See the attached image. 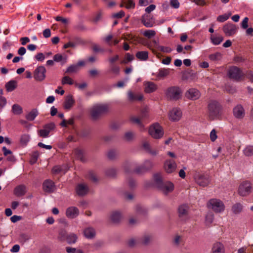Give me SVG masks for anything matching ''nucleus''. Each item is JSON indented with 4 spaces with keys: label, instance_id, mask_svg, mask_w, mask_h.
I'll return each mask as SVG.
<instances>
[{
    "label": "nucleus",
    "instance_id": "1",
    "mask_svg": "<svg viewBox=\"0 0 253 253\" xmlns=\"http://www.w3.org/2000/svg\"><path fill=\"white\" fill-rule=\"evenodd\" d=\"M222 114V106L216 101H211L208 105V116L211 120L219 119Z\"/></svg>",
    "mask_w": 253,
    "mask_h": 253
},
{
    "label": "nucleus",
    "instance_id": "2",
    "mask_svg": "<svg viewBox=\"0 0 253 253\" xmlns=\"http://www.w3.org/2000/svg\"><path fill=\"white\" fill-rule=\"evenodd\" d=\"M109 110L108 106L104 104H97L92 106L89 109L90 115L91 118L96 120L103 114L106 113Z\"/></svg>",
    "mask_w": 253,
    "mask_h": 253
},
{
    "label": "nucleus",
    "instance_id": "3",
    "mask_svg": "<svg viewBox=\"0 0 253 253\" xmlns=\"http://www.w3.org/2000/svg\"><path fill=\"white\" fill-rule=\"evenodd\" d=\"M155 181L157 186L164 194L167 195L173 190L174 185L172 182H163L160 178H156Z\"/></svg>",
    "mask_w": 253,
    "mask_h": 253
},
{
    "label": "nucleus",
    "instance_id": "4",
    "mask_svg": "<svg viewBox=\"0 0 253 253\" xmlns=\"http://www.w3.org/2000/svg\"><path fill=\"white\" fill-rule=\"evenodd\" d=\"M194 178L196 183L202 187L208 186L211 181L210 175L206 173H196L194 176Z\"/></svg>",
    "mask_w": 253,
    "mask_h": 253
},
{
    "label": "nucleus",
    "instance_id": "5",
    "mask_svg": "<svg viewBox=\"0 0 253 253\" xmlns=\"http://www.w3.org/2000/svg\"><path fill=\"white\" fill-rule=\"evenodd\" d=\"M182 92L178 86H170L166 91L167 97L170 100H177L182 96Z\"/></svg>",
    "mask_w": 253,
    "mask_h": 253
},
{
    "label": "nucleus",
    "instance_id": "6",
    "mask_svg": "<svg viewBox=\"0 0 253 253\" xmlns=\"http://www.w3.org/2000/svg\"><path fill=\"white\" fill-rule=\"evenodd\" d=\"M208 207L217 213L221 212L225 210V206L222 201L217 199H212L209 200Z\"/></svg>",
    "mask_w": 253,
    "mask_h": 253
},
{
    "label": "nucleus",
    "instance_id": "7",
    "mask_svg": "<svg viewBox=\"0 0 253 253\" xmlns=\"http://www.w3.org/2000/svg\"><path fill=\"white\" fill-rule=\"evenodd\" d=\"M149 134L155 139H160L164 135L162 126L158 123L151 125L149 129Z\"/></svg>",
    "mask_w": 253,
    "mask_h": 253
},
{
    "label": "nucleus",
    "instance_id": "8",
    "mask_svg": "<svg viewBox=\"0 0 253 253\" xmlns=\"http://www.w3.org/2000/svg\"><path fill=\"white\" fill-rule=\"evenodd\" d=\"M46 70L43 66L37 67L34 72V78L35 80L38 82H42L45 78V73Z\"/></svg>",
    "mask_w": 253,
    "mask_h": 253
},
{
    "label": "nucleus",
    "instance_id": "9",
    "mask_svg": "<svg viewBox=\"0 0 253 253\" xmlns=\"http://www.w3.org/2000/svg\"><path fill=\"white\" fill-rule=\"evenodd\" d=\"M148 117V114L146 111H143L142 112L140 118L138 117L132 116L130 117V121L133 123L136 124L138 125L139 129L141 131L145 130L144 126L141 122V120H143Z\"/></svg>",
    "mask_w": 253,
    "mask_h": 253
},
{
    "label": "nucleus",
    "instance_id": "10",
    "mask_svg": "<svg viewBox=\"0 0 253 253\" xmlns=\"http://www.w3.org/2000/svg\"><path fill=\"white\" fill-rule=\"evenodd\" d=\"M228 75L230 78L238 81L243 76V73L238 68L232 67L229 69Z\"/></svg>",
    "mask_w": 253,
    "mask_h": 253
},
{
    "label": "nucleus",
    "instance_id": "11",
    "mask_svg": "<svg viewBox=\"0 0 253 253\" xmlns=\"http://www.w3.org/2000/svg\"><path fill=\"white\" fill-rule=\"evenodd\" d=\"M153 166L154 165L152 161L146 160L142 166L137 168L135 169V172L138 174L146 172L150 170L153 168Z\"/></svg>",
    "mask_w": 253,
    "mask_h": 253
},
{
    "label": "nucleus",
    "instance_id": "12",
    "mask_svg": "<svg viewBox=\"0 0 253 253\" xmlns=\"http://www.w3.org/2000/svg\"><path fill=\"white\" fill-rule=\"evenodd\" d=\"M182 112L178 108H173L169 114V119L173 122L178 121L182 117Z\"/></svg>",
    "mask_w": 253,
    "mask_h": 253
},
{
    "label": "nucleus",
    "instance_id": "13",
    "mask_svg": "<svg viewBox=\"0 0 253 253\" xmlns=\"http://www.w3.org/2000/svg\"><path fill=\"white\" fill-rule=\"evenodd\" d=\"M177 165L174 161L167 160L164 163V168L165 171L168 173H171L176 170Z\"/></svg>",
    "mask_w": 253,
    "mask_h": 253
},
{
    "label": "nucleus",
    "instance_id": "14",
    "mask_svg": "<svg viewBox=\"0 0 253 253\" xmlns=\"http://www.w3.org/2000/svg\"><path fill=\"white\" fill-rule=\"evenodd\" d=\"M233 114L235 118L242 119L245 116V111L242 105L238 104L233 109Z\"/></svg>",
    "mask_w": 253,
    "mask_h": 253
},
{
    "label": "nucleus",
    "instance_id": "15",
    "mask_svg": "<svg viewBox=\"0 0 253 253\" xmlns=\"http://www.w3.org/2000/svg\"><path fill=\"white\" fill-rule=\"evenodd\" d=\"M201 96L199 91L194 88L188 89L185 93V96L189 99L195 100H197Z\"/></svg>",
    "mask_w": 253,
    "mask_h": 253
},
{
    "label": "nucleus",
    "instance_id": "16",
    "mask_svg": "<svg viewBox=\"0 0 253 253\" xmlns=\"http://www.w3.org/2000/svg\"><path fill=\"white\" fill-rule=\"evenodd\" d=\"M237 28L235 25L232 23H228L223 27V31L227 36H230L235 34L237 32Z\"/></svg>",
    "mask_w": 253,
    "mask_h": 253
},
{
    "label": "nucleus",
    "instance_id": "17",
    "mask_svg": "<svg viewBox=\"0 0 253 253\" xmlns=\"http://www.w3.org/2000/svg\"><path fill=\"white\" fill-rule=\"evenodd\" d=\"M251 190V184L249 182L242 183L239 188V193L240 195L245 196L248 195Z\"/></svg>",
    "mask_w": 253,
    "mask_h": 253
},
{
    "label": "nucleus",
    "instance_id": "18",
    "mask_svg": "<svg viewBox=\"0 0 253 253\" xmlns=\"http://www.w3.org/2000/svg\"><path fill=\"white\" fill-rule=\"evenodd\" d=\"M79 209L75 207H70L66 211V215L68 218H76L79 214Z\"/></svg>",
    "mask_w": 253,
    "mask_h": 253
},
{
    "label": "nucleus",
    "instance_id": "19",
    "mask_svg": "<svg viewBox=\"0 0 253 253\" xmlns=\"http://www.w3.org/2000/svg\"><path fill=\"white\" fill-rule=\"evenodd\" d=\"M43 189L46 192H52L55 190V184L52 180L47 179L43 183Z\"/></svg>",
    "mask_w": 253,
    "mask_h": 253
},
{
    "label": "nucleus",
    "instance_id": "20",
    "mask_svg": "<svg viewBox=\"0 0 253 253\" xmlns=\"http://www.w3.org/2000/svg\"><path fill=\"white\" fill-rule=\"evenodd\" d=\"M68 56L65 54H56L53 56V60L55 62L59 63L61 65H64L68 61Z\"/></svg>",
    "mask_w": 253,
    "mask_h": 253
},
{
    "label": "nucleus",
    "instance_id": "21",
    "mask_svg": "<svg viewBox=\"0 0 253 253\" xmlns=\"http://www.w3.org/2000/svg\"><path fill=\"white\" fill-rule=\"evenodd\" d=\"M75 101L72 95H67L63 104V107L65 110H70L75 104Z\"/></svg>",
    "mask_w": 253,
    "mask_h": 253
},
{
    "label": "nucleus",
    "instance_id": "22",
    "mask_svg": "<svg viewBox=\"0 0 253 253\" xmlns=\"http://www.w3.org/2000/svg\"><path fill=\"white\" fill-rule=\"evenodd\" d=\"M188 207L186 205H182L179 207L178 209L179 216L181 219L184 220L188 217Z\"/></svg>",
    "mask_w": 253,
    "mask_h": 253
},
{
    "label": "nucleus",
    "instance_id": "23",
    "mask_svg": "<svg viewBox=\"0 0 253 253\" xmlns=\"http://www.w3.org/2000/svg\"><path fill=\"white\" fill-rule=\"evenodd\" d=\"M69 169V167L67 165L56 166L53 168L52 172L56 174H65L68 170Z\"/></svg>",
    "mask_w": 253,
    "mask_h": 253
},
{
    "label": "nucleus",
    "instance_id": "24",
    "mask_svg": "<svg viewBox=\"0 0 253 253\" xmlns=\"http://www.w3.org/2000/svg\"><path fill=\"white\" fill-rule=\"evenodd\" d=\"M144 85L145 86V91L148 93L155 91L157 88V85L155 83L151 82H145Z\"/></svg>",
    "mask_w": 253,
    "mask_h": 253
},
{
    "label": "nucleus",
    "instance_id": "25",
    "mask_svg": "<svg viewBox=\"0 0 253 253\" xmlns=\"http://www.w3.org/2000/svg\"><path fill=\"white\" fill-rule=\"evenodd\" d=\"M26 193V187L24 185L16 186L14 190V193L17 197H21Z\"/></svg>",
    "mask_w": 253,
    "mask_h": 253
},
{
    "label": "nucleus",
    "instance_id": "26",
    "mask_svg": "<svg viewBox=\"0 0 253 253\" xmlns=\"http://www.w3.org/2000/svg\"><path fill=\"white\" fill-rule=\"evenodd\" d=\"M88 191L87 186L84 184H80L76 187L77 193L80 196H84L86 194Z\"/></svg>",
    "mask_w": 253,
    "mask_h": 253
},
{
    "label": "nucleus",
    "instance_id": "27",
    "mask_svg": "<svg viewBox=\"0 0 253 253\" xmlns=\"http://www.w3.org/2000/svg\"><path fill=\"white\" fill-rule=\"evenodd\" d=\"M127 97L130 101H140L143 99V95L142 94H134L131 90H129L127 92Z\"/></svg>",
    "mask_w": 253,
    "mask_h": 253
},
{
    "label": "nucleus",
    "instance_id": "28",
    "mask_svg": "<svg viewBox=\"0 0 253 253\" xmlns=\"http://www.w3.org/2000/svg\"><path fill=\"white\" fill-rule=\"evenodd\" d=\"M135 56L140 61H146L149 57V52L147 51H138L136 52Z\"/></svg>",
    "mask_w": 253,
    "mask_h": 253
},
{
    "label": "nucleus",
    "instance_id": "29",
    "mask_svg": "<svg viewBox=\"0 0 253 253\" xmlns=\"http://www.w3.org/2000/svg\"><path fill=\"white\" fill-rule=\"evenodd\" d=\"M84 234L85 238L92 239L95 236V231L93 228L88 227L84 230Z\"/></svg>",
    "mask_w": 253,
    "mask_h": 253
},
{
    "label": "nucleus",
    "instance_id": "30",
    "mask_svg": "<svg viewBox=\"0 0 253 253\" xmlns=\"http://www.w3.org/2000/svg\"><path fill=\"white\" fill-rule=\"evenodd\" d=\"M169 74V69H160L156 73V77L158 80L163 79L168 76Z\"/></svg>",
    "mask_w": 253,
    "mask_h": 253
},
{
    "label": "nucleus",
    "instance_id": "31",
    "mask_svg": "<svg viewBox=\"0 0 253 253\" xmlns=\"http://www.w3.org/2000/svg\"><path fill=\"white\" fill-rule=\"evenodd\" d=\"M213 253H224V250L223 245L220 243H216L214 244L212 247Z\"/></svg>",
    "mask_w": 253,
    "mask_h": 253
},
{
    "label": "nucleus",
    "instance_id": "32",
    "mask_svg": "<svg viewBox=\"0 0 253 253\" xmlns=\"http://www.w3.org/2000/svg\"><path fill=\"white\" fill-rule=\"evenodd\" d=\"M211 42L214 45L219 44L223 40V38L221 36H216L214 35H211L210 37Z\"/></svg>",
    "mask_w": 253,
    "mask_h": 253
},
{
    "label": "nucleus",
    "instance_id": "33",
    "mask_svg": "<svg viewBox=\"0 0 253 253\" xmlns=\"http://www.w3.org/2000/svg\"><path fill=\"white\" fill-rule=\"evenodd\" d=\"M17 86V82L14 80H11L5 84V88L8 92H11L14 90Z\"/></svg>",
    "mask_w": 253,
    "mask_h": 253
},
{
    "label": "nucleus",
    "instance_id": "34",
    "mask_svg": "<svg viewBox=\"0 0 253 253\" xmlns=\"http://www.w3.org/2000/svg\"><path fill=\"white\" fill-rule=\"evenodd\" d=\"M78 239L77 235L75 233H70L66 236V241L69 244H75Z\"/></svg>",
    "mask_w": 253,
    "mask_h": 253
},
{
    "label": "nucleus",
    "instance_id": "35",
    "mask_svg": "<svg viewBox=\"0 0 253 253\" xmlns=\"http://www.w3.org/2000/svg\"><path fill=\"white\" fill-rule=\"evenodd\" d=\"M38 111L37 109H34L32 110L26 116V118L28 121H33L36 117L38 115Z\"/></svg>",
    "mask_w": 253,
    "mask_h": 253
},
{
    "label": "nucleus",
    "instance_id": "36",
    "mask_svg": "<svg viewBox=\"0 0 253 253\" xmlns=\"http://www.w3.org/2000/svg\"><path fill=\"white\" fill-rule=\"evenodd\" d=\"M111 219L114 223L118 222L122 218V215L119 211L113 212L111 215Z\"/></svg>",
    "mask_w": 253,
    "mask_h": 253
},
{
    "label": "nucleus",
    "instance_id": "37",
    "mask_svg": "<svg viewBox=\"0 0 253 253\" xmlns=\"http://www.w3.org/2000/svg\"><path fill=\"white\" fill-rule=\"evenodd\" d=\"M141 33L148 39H151L156 35V32L153 30H145L141 31Z\"/></svg>",
    "mask_w": 253,
    "mask_h": 253
},
{
    "label": "nucleus",
    "instance_id": "38",
    "mask_svg": "<svg viewBox=\"0 0 253 253\" xmlns=\"http://www.w3.org/2000/svg\"><path fill=\"white\" fill-rule=\"evenodd\" d=\"M30 136L29 134H24L20 137V143L22 146H25L30 141Z\"/></svg>",
    "mask_w": 253,
    "mask_h": 253
},
{
    "label": "nucleus",
    "instance_id": "39",
    "mask_svg": "<svg viewBox=\"0 0 253 253\" xmlns=\"http://www.w3.org/2000/svg\"><path fill=\"white\" fill-rule=\"evenodd\" d=\"M243 210V206L240 203H236L234 204L232 208V211L235 214L240 213Z\"/></svg>",
    "mask_w": 253,
    "mask_h": 253
},
{
    "label": "nucleus",
    "instance_id": "40",
    "mask_svg": "<svg viewBox=\"0 0 253 253\" xmlns=\"http://www.w3.org/2000/svg\"><path fill=\"white\" fill-rule=\"evenodd\" d=\"M209 59L212 61H217L220 60L222 58V55L219 52H215L211 54L209 56Z\"/></svg>",
    "mask_w": 253,
    "mask_h": 253
},
{
    "label": "nucleus",
    "instance_id": "41",
    "mask_svg": "<svg viewBox=\"0 0 253 253\" xmlns=\"http://www.w3.org/2000/svg\"><path fill=\"white\" fill-rule=\"evenodd\" d=\"M79 70L78 65L76 64H72L68 67L66 69L65 73H76Z\"/></svg>",
    "mask_w": 253,
    "mask_h": 253
},
{
    "label": "nucleus",
    "instance_id": "42",
    "mask_svg": "<svg viewBox=\"0 0 253 253\" xmlns=\"http://www.w3.org/2000/svg\"><path fill=\"white\" fill-rule=\"evenodd\" d=\"M231 15V13L229 12L228 13H225L221 15H219L217 18V21L219 22H223L226 21Z\"/></svg>",
    "mask_w": 253,
    "mask_h": 253
},
{
    "label": "nucleus",
    "instance_id": "43",
    "mask_svg": "<svg viewBox=\"0 0 253 253\" xmlns=\"http://www.w3.org/2000/svg\"><path fill=\"white\" fill-rule=\"evenodd\" d=\"M244 154L248 157L253 155V146H248L243 150Z\"/></svg>",
    "mask_w": 253,
    "mask_h": 253
},
{
    "label": "nucleus",
    "instance_id": "44",
    "mask_svg": "<svg viewBox=\"0 0 253 253\" xmlns=\"http://www.w3.org/2000/svg\"><path fill=\"white\" fill-rule=\"evenodd\" d=\"M38 134L40 137L47 138L49 136V133L43 127L42 129L38 130Z\"/></svg>",
    "mask_w": 253,
    "mask_h": 253
},
{
    "label": "nucleus",
    "instance_id": "45",
    "mask_svg": "<svg viewBox=\"0 0 253 253\" xmlns=\"http://www.w3.org/2000/svg\"><path fill=\"white\" fill-rule=\"evenodd\" d=\"M74 84L73 80L68 76H65L63 78L62 80V84H70L72 85Z\"/></svg>",
    "mask_w": 253,
    "mask_h": 253
},
{
    "label": "nucleus",
    "instance_id": "46",
    "mask_svg": "<svg viewBox=\"0 0 253 253\" xmlns=\"http://www.w3.org/2000/svg\"><path fill=\"white\" fill-rule=\"evenodd\" d=\"M141 21L143 25L146 27H152L153 26V22L146 19L144 16L142 17Z\"/></svg>",
    "mask_w": 253,
    "mask_h": 253
},
{
    "label": "nucleus",
    "instance_id": "47",
    "mask_svg": "<svg viewBox=\"0 0 253 253\" xmlns=\"http://www.w3.org/2000/svg\"><path fill=\"white\" fill-rule=\"evenodd\" d=\"M12 109L13 113L15 114H20L22 113V108L17 104H14Z\"/></svg>",
    "mask_w": 253,
    "mask_h": 253
},
{
    "label": "nucleus",
    "instance_id": "48",
    "mask_svg": "<svg viewBox=\"0 0 253 253\" xmlns=\"http://www.w3.org/2000/svg\"><path fill=\"white\" fill-rule=\"evenodd\" d=\"M125 7L127 9H133L135 7V2L133 0H128L125 2Z\"/></svg>",
    "mask_w": 253,
    "mask_h": 253
},
{
    "label": "nucleus",
    "instance_id": "49",
    "mask_svg": "<svg viewBox=\"0 0 253 253\" xmlns=\"http://www.w3.org/2000/svg\"><path fill=\"white\" fill-rule=\"evenodd\" d=\"M43 127L46 129L49 133L52 130H53L55 127V125L53 123H50L45 125Z\"/></svg>",
    "mask_w": 253,
    "mask_h": 253
},
{
    "label": "nucleus",
    "instance_id": "50",
    "mask_svg": "<svg viewBox=\"0 0 253 253\" xmlns=\"http://www.w3.org/2000/svg\"><path fill=\"white\" fill-rule=\"evenodd\" d=\"M0 109H1L3 108L6 104V98L2 96L1 94H2V90H0Z\"/></svg>",
    "mask_w": 253,
    "mask_h": 253
},
{
    "label": "nucleus",
    "instance_id": "51",
    "mask_svg": "<svg viewBox=\"0 0 253 253\" xmlns=\"http://www.w3.org/2000/svg\"><path fill=\"white\" fill-rule=\"evenodd\" d=\"M102 12L101 11L98 12L94 16L93 19V22L94 23H97L102 19Z\"/></svg>",
    "mask_w": 253,
    "mask_h": 253
},
{
    "label": "nucleus",
    "instance_id": "52",
    "mask_svg": "<svg viewBox=\"0 0 253 253\" xmlns=\"http://www.w3.org/2000/svg\"><path fill=\"white\" fill-rule=\"evenodd\" d=\"M120 71V67L118 66L112 65L110 67V71L116 75H119Z\"/></svg>",
    "mask_w": 253,
    "mask_h": 253
},
{
    "label": "nucleus",
    "instance_id": "53",
    "mask_svg": "<svg viewBox=\"0 0 253 253\" xmlns=\"http://www.w3.org/2000/svg\"><path fill=\"white\" fill-rule=\"evenodd\" d=\"M160 51L166 52V53H170L172 51V49L168 46H164L160 45L158 49Z\"/></svg>",
    "mask_w": 253,
    "mask_h": 253
},
{
    "label": "nucleus",
    "instance_id": "54",
    "mask_svg": "<svg viewBox=\"0 0 253 253\" xmlns=\"http://www.w3.org/2000/svg\"><path fill=\"white\" fill-rule=\"evenodd\" d=\"M210 139L211 141H214L217 138L216 131L214 129H213L210 132Z\"/></svg>",
    "mask_w": 253,
    "mask_h": 253
},
{
    "label": "nucleus",
    "instance_id": "55",
    "mask_svg": "<svg viewBox=\"0 0 253 253\" xmlns=\"http://www.w3.org/2000/svg\"><path fill=\"white\" fill-rule=\"evenodd\" d=\"M117 155V153L114 150H110L108 152L107 156L111 160L114 159Z\"/></svg>",
    "mask_w": 253,
    "mask_h": 253
},
{
    "label": "nucleus",
    "instance_id": "56",
    "mask_svg": "<svg viewBox=\"0 0 253 253\" xmlns=\"http://www.w3.org/2000/svg\"><path fill=\"white\" fill-rule=\"evenodd\" d=\"M55 20L57 21L61 22L64 24H67L69 21L68 19L63 18L60 16H58L56 17Z\"/></svg>",
    "mask_w": 253,
    "mask_h": 253
},
{
    "label": "nucleus",
    "instance_id": "57",
    "mask_svg": "<svg viewBox=\"0 0 253 253\" xmlns=\"http://www.w3.org/2000/svg\"><path fill=\"white\" fill-rule=\"evenodd\" d=\"M134 135V134L133 132L128 131L125 133V137L127 140L129 141L133 139Z\"/></svg>",
    "mask_w": 253,
    "mask_h": 253
},
{
    "label": "nucleus",
    "instance_id": "58",
    "mask_svg": "<svg viewBox=\"0 0 253 253\" xmlns=\"http://www.w3.org/2000/svg\"><path fill=\"white\" fill-rule=\"evenodd\" d=\"M151 240V237L149 235L145 236L142 239V243L144 245L148 244Z\"/></svg>",
    "mask_w": 253,
    "mask_h": 253
},
{
    "label": "nucleus",
    "instance_id": "59",
    "mask_svg": "<svg viewBox=\"0 0 253 253\" xmlns=\"http://www.w3.org/2000/svg\"><path fill=\"white\" fill-rule=\"evenodd\" d=\"M125 15V12L123 10H121L118 13H114L112 15L113 18H121Z\"/></svg>",
    "mask_w": 253,
    "mask_h": 253
},
{
    "label": "nucleus",
    "instance_id": "60",
    "mask_svg": "<svg viewBox=\"0 0 253 253\" xmlns=\"http://www.w3.org/2000/svg\"><path fill=\"white\" fill-rule=\"evenodd\" d=\"M171 6L174 8H178L179 7V2L178 0H170Z\"/></svg>",
    "mask_w": 253,
    "mask_h": 253
},
{
    "label": "nucleus",
    "instance_id": "61",
    "mask_svg": "<svg viewBox=\"0 0 253 253\" xmlns=\"http://www.w3.org/2000/svg\"><path fill=\"white\" fill-rule=\"evenodd\" d=\"M35 58L37 60L42 62L45 59V56L42 53H39L35 56Z\"/></svg>",
    "mask_w": 253,
    "mask_h": 253
},
{
    "label": "nucleus",
    "instance_id": "62",
    "mask_svg": "<svg viewBox=\"0 0 253 253\" xmlns=\"http://www.w3.org/2000/svg\"><path fill=\"white\" fill-rule=\"evenodd\" d=\"M42 34L45 38H49L51 36V31L48 28L45 29L43 30Z\"/></svg>",
    "mask_w": 253,
    "mask_h": 253
},
{
    "label": "nucleus",
    "instance_id": "63",
    "mask_svg": "<svg viewBox=\"0 0 253 253\" xmlns=\"http://www.w3.org/2000/svg\"><path fill=\"white\" fill-rule=\"evenodd\" d=\"M249 19L248 17H245L243 19L242 22L241 26L243 29H247L248 27V23Z\"/></svg>",
    "mask_w": 253,
    "mask_h": 253
},
{
    "label": "nucleus",
    "instance_id": "64",
    "mask_svg": "<svg viewBox=\"0 0 253 253\" xmlns=\"http://www.w3.org/2000/svg\"><path fill=\"white\" fill-rule=\"evenodd\" d=\"M213 215L212 213L207 214L206 217V221L210 223H211L213 221Z\"/></svg>",
    "mask_w": 253,
    "mask_h": 253
}]
</instances>
